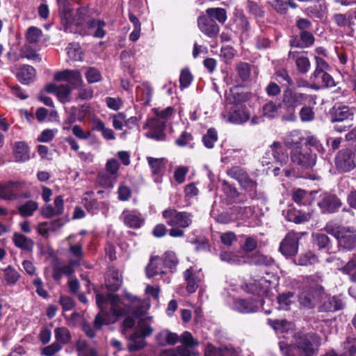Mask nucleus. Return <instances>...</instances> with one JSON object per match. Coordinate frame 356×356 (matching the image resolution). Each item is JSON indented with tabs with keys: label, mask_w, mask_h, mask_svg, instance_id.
<instances>
[{
	"label": "nucleus",
	"mask_w": 356,
	"mask_h": 356,
	"mask_svg": "<svg viewBox=\"0 0 356 356\" xmlns=\"http://www.w3.org/2000/svg\"><path fill=\"white\" fill-rule=\"evenodd\" d=\"M321 338L315 333L299 335L292 348H296L301 356H312L317 353Z\"/></svg>",
	"instance_id": "423d86ee"
},
{
	"label": "nucleus",
	"mask_w": 356,
	"mask_h": 356,
	"mask_svg": "<svg viewBox=\"0 0 356 356\" xmlns=\"http://www.w3.org/2000/svg\"><path fill=\"white\" fill-rule=\"evenodd\" d=\"M316 68L311 75V80L321 87L332 88L337 86L333 77L328 73L330 67L328 63L322 58L315 57Z\"/></svg>",
	"instance_id": "39448f33"
},
{
	"label": "nucleus",
	"mask_w": 356,
	"mask_h": 356,
	"mask_svg": "<svg viewBox=\"0 0 356 356\" xmlns=\"http://www.w3.org/2000/svg\"><path fill=\"white\" fill-rule=\"evenodd\" d=\"M147 163L154 175H159L165 168L167 161L164 158L147 157Z\"/></svg>",
	"instance_id": "4c0bfd02"
},
{
	"label": "nucleus",
	"mask_w": 356,
	"mask_h": 356,
	"mask_svg": "<svg viewBox=\"0 0 356 356\" xmlns=\"http://www.w3.org/2000/svg\"><path fill=\"white\" fill-rule=\"evenodd\" d=\"M92 129L100 131L106 140H114L115 136L113 130L107 128L105 124L99 119H95L92 122Z\"/></svg>",
	"instance_id": "58836bf2"
},
{
	"label": "nucleus",
	"mask_w": 356,
	"mask_h": 356,
	"mask_svg": "<svg viewBox=\"0 0 356 356\" xmlns=\"http://www.w3.org/2000/svg\"><path fill=\"white\" fill-rule=\"evenodd\" d=\"M165 265L163 260L158 256L152 257L149 263L145 268L146 276L152 278L159 274H164Z\"/></svg>",
	"instance_id": "4be33fe9"
},
{
	"label": "nucleus",
	"mask_w": 356,
	"mask_h": 356,
	"mask_svg": "<svg viewBox=\"0 0 356 356\" xmlns=\"http://www.w3.org/2000/svg\"><path fill=\"white\" fill-rule=\"evenodd\" d=\"M122 283V276L117 270H112L106 282V286L110 291H115L120 289Z\"/></svg>",
	"instance_id": "49530a36"
},
{
	"label": "nucleus",
	"mask_w": 356,
	"mask_h": 356,
	"mask_svg": "<svg viewBox=\"0 0 356 356\" xmlns=\"http://www.w3.org/2000/svg\"><path fill=\"white\" fill-rule=\"evenodd\" d=\"M193 140V136L191 133L183 131L181 135L175 140V143L179 147H186L190 145L191 148L193 146L191 144Z\"/></svg>",
	"instance_id": "680f3d73"
},
{
	"label": "nucleus",
	"mask_w": 356,
	"mask_h": 356,
	"mask_svg": "<svg viewBox=\"0 0 356 356\" xmlns=\"http://www.w3.org/2000/svg\"><path fill=\"white\" fill-rule=\"evenodd\" d=\"M293 293L287 292L280 294L277 296V302L279 303L280 309L288 311L290 309V306L293 303L292 298H293Z\"/></svg>",
	"instance_id": "864d4df0"
},
{
	"label": "nucleus",
	"mask_w": 356,
	"mask_h": 356,
	"mask_svg": "<svg viewBox=\"0 0 356 356\" xmlns=\"http://www.w3.org/2000/svg\"><path fill=\"white\" fill-rule=\"evenodd\" d=\"M184 277L186 282V291L190 293H195L201 282L200 272L190 268L184 271Z\"/></svg>",
	"instance_id": "aec40b11"
},
{
	"label": "nucleus",
	"mask_w": 356,
	"mask_h": 356,
	"mask_svg": "<svg viewBox=\"0 0 356 356\" xmlns=\"http://www.w3.org/2000/svg\"><path fill=\"white\" fill-rule=\"evenodd\" d=\"M291 161L301 169H312L316 163V155L310 149H302V147L293 148L290 152Z\"/></svg>",
	"instance_id": "6e6552de"
},
{
	"label": "nucleus",
	"mask_w": 356,
	"mask_h": 356,
	"mask_svg": "<svg viewBox=\"0 0 356 356\" xmlns=\"http://www.w3.org/2000/svg\"><path fill=\"white\" fill-rule=\"evenodd\" d=\"M162 216L168 225L171 227L186 229L193 222L192 214L186 211H178L172 208H168L162 212Z\"/></svg>",
	"instance_id": "0eeeda50"
},
{
	"label": "nucleus",
	"mask_w": 356,
	"mask_h": 356,
	"mask_svg": "<svg viewBox=\"0 0 356 356\" xmlns=\"http://www.w3.org/2000/svg\"><path fill=\"white\" fill-rule=\"evenodd\" d=\"M250 118V113L241 104L234 105L229 114V121L235 124H241Z\"/></svg>",
	"instance_id": "6ab92c4d"
},
{
	"label": "nucleus",
	"mask_w": 356,
	"mask_h": 356,
	"mask_svg": "<svg viewBox=\"0 0 356 356\" xmlns=\"http://www.w3.org/2000/svg\"><path fill=\"white\" fill-rule=\"evenodd\" d=\"M205 12L207 16L221 24H224L227 19V11L222 8H209Z\"/></svg>",
	"instance_id": "79ce46f5"
},
{
	"label": "nucleus",
	"mask_w": 356,
	"mask_h": 356,
	"mask_svg": "<svg viewBox=\"0 0 356 356\" xmlns=\"http://www.w3.org/2000/svg\"><path fill=\"white\" fill-rule=\"evenodd\" d=\"M336 165L344 172H349L356 167L355 152L350 149L339 151L336 156Z\"/></svg>",
	"instance_id": "9b49d317"
},
{
	"label": "nucleus",
	"mask_w": 356,
	"mask_h": 356,
	"mask_svg": "<svg viewBox=\"0 0 356 356\" xmlns=\"http://www.w3.org/2000/svg\"><path fill=\"white\" fill-rule=\"evenodd\" d=\"M204 356H236V352L231 347L216 348L211 343H208L204 349Z\"/></svg>",
	"instance_id": "cd10ccee"
},
{
	"label": "nucleus",
	"mask_w": 356,
	"mask_h": 356,
	"mask_svg": "<svg viewBox=\"0 0 356 356\" xmlns=\"http://www.w3.org/2000/svg\"><path fill=\"white\" fill-rule=\"evenodd\" d=\"M78 356H98L97 350L89 346L87 342L82 339H79L75 344Z\"/></svg>",
	"instance_id": "72a5a7b5"
},
{
	"label": "nucleus",
	"mask_w": 356,
	"mask_h": 356,
	"mask_svg": "<svg viewBox=\"0 0 356 356\" xmlns=\"http://www.w3.org/2000/svg\"><path fill=\"white\" fill-rule=\"evenodd\" d=\"M56 342L61 346L69 343L72 339V335L66 327H59L54 330Z\"/></svg>",
	"instance_id": "37998d69"
},
{
	"label": "nucleus",
	"mask_w": 356,
	"mask_h": 356,
	"mask_svg": "<svg viewBox=\"0 0 356 356\" xmlns=\"http://www.w3.org/2000/svg\"><path fill=\"white\" fill-rule=\"evenodd\" d=\"M197 26L204 35L209 38H214L218 35L220 27L214 19L207 15H201L197 18Z\"/></svg>",
	"instance_id": "2eb2a0df"
},
{
	"label": "nucleus",
	"mask_w": 356,
	"mask_h": 356,
	"mask_svg": "<svg viewBox=\"0 0 356 356\" xmlns=\"http://www.w3.org/2000/svg\"><path fill=\"white\" fill-rule=\"evenodd\" d=\"M323 291L321 286L316 288H305L299 295V302L305 307L312 308L314 307Z\"/></svg>",
	"instance_id": "f8f14e48"
},
{
	"label": "nucleus",
	"mask_w": 356,
	"mask_h": 356,
	"mask_svg": "<svg viewBox=\"0 0 356 356\" xmlns=\"http://www.w3.org/2000/svg\"><path fill=\"white\" fill-rule=\"evenodd\" d=\"M136 95L145 105L149 104L152 96V88L147 83H143L136 88Z\"/></svg>",
	"instance_id": "f704fd0d"
},
{
	"label": "nucleus",
	"mask_w": 356,
	"mask_h": 356,
	"mask_svg": "<svg viewBox=\"0 0 356 356\" xmlns=\"http://www.w3.org/2000/svg\"><path fill=\"white\" fill-rule=\"evenodd\" d=\"M227 174L238 181L241 188L251 199L257 197V182L252 179L243 168L240 166H233L227 170Z\"/></svg>",
	"instance_id": "20e7f679"
},
{
	"label": "nucleus",
	"mask_w": 356,
	"mask_h": 356,
	"mask_svg": "<svg viewBox=\"0 0 356 356\" xmlns=\"http://www.w3.org/2000/svg\"><path fill=\"white\" fill-rule=\"evenodd\" d=\"M71 92L72 88L69 85L62 84L58 86L56 96L61 102L65 103L70 100Z\"/></svg>",
	"instance_id": "052dcab7"
},
{
	"label": "nucleus",
	"mask_w": 356,
	"mask_h": 356,
	"mask_svg": "<svg viewBox=\"0 0 356 356\" xmlns=\"http://www.w3.org/2000/svg\"><path fill=\"white\" fill-rule=\"evenodd\" d=\"M217 139L218 135L216 131L214 129H209L204 136L202 141L205 147L211 149L213 147L214 143L216 142Z\"/></svg>",
	"instance_id": "e2e57ef3"
},
{
	"label": "nucleus",
	"mask_w": 356,
	"mask_h": 356,
	"mask_svg": "<svg viewBox=\"0 0 356 356\" xmlns=\"http://www.w3.org/2000/svg\"><path fill=\"white\" fill-rule=\"evenodd\" d=\"M152 111L156 115V118L163 120L165 123L174 113V108L171 106H168L161 111H160L158 108H154L152 109Z\"/></svg>",
	"instance_id": "69168bd1"
},
{
	"label": "nucleus",
	"mask_w": 356,
	"mask_h": 356,
	"mask_svg": "<svg viewBox=\"0 0 356 356\" xmlns=\"http://www.w3.org/2000/svg\"><path fill=\"white\" fill-rule=\"evenodd\" d=\"M270 147L272 149L273 155L275 159L280 163L281 166L286 164L288 162V156L283 153L282 147L279 142H274Z\"/></svg>",
	"instance_id": "de8ad7c7"
},
{
	"label": "nucleus",
	"mask_w": 356,
	"mask_h": 356,
	"mask_svg": "<svg viewBox=\"0 0 356 356\" xmlns=\"http://www.w3.org/2000/svg\"><path fill=\"white\" fill-rule=\"evenodd\" d=\"M324 230L335 237L340 247L351 250L356 243V230L350 227L337 226L333 223H327Z\"/></svg>",
	"instance_id": "f03ea898"
},
{
	"label": "nucleus",
	"mask_w": 356,
	"mask_h": 356,
	"mask_svg": "<svg viewBox=\"0 0 356 356\" xmlns=\"http://www.w3.org/2000/svg\"><path fill=\"white\" fill-rule=\"evenodd\" d=\"M123 220L126 225L134 229L140 227L143 222L140 215L130 212L123 213Z\"/></svg>",
	"instance_id": "e433bc0d"
},
{
	"label": "nucleus",
	"mask_w": 356,
	"mask_h": 356,
	"mask_svg": "<svg viewBox=\"0 0 356 356\" xmlns=\"http://www.w3.org/2000/svg\"><path fill=\"white\" fill-rule=\"evenodd\" d=\"M303 141L304 137L298 130H293L284 138V140L285 146L291 150L293 148L300 147V145H301Z\"/></svg>",
	"instance_id": "c756f323"
},
{
	"label": "nucleus",
	"mask_w": 356,
	"mask_h": 356,
	"mask_svg": "<svg viewBox=\"0 0 356 356\" xmlns=\"http://www.w3.org/2000/svg\"><path fill=\"white\" fill-rule=\"evenodd\" d=\"M220 258L222 261L232 265H242L246 263L244 256L229 252H223Z\"/></svg>",
	"instance_id": "ea45409f"
},
{
	"label": "nucleus",
	"mask_w": 356,
	"mask_h": 356,
	"mask_svg": "<svg viewBox=\"0 0 356 356\" xmlns=\"http://www.w3.org/2000/svg\"><path fill=\"white\" fill-rule=\"evenodd\" d=\"M13 241L15 245L26 252H31L34 248V241L25 235L15 232L13 236Z\"/></svg>",
	"instance_id": "b1692460"
},
{
	"label": "nucleus",
	"mask_w": 356,
	"mask_h": 356,
	"mask_svg": "<svg viewBox=\"0 0 356 356\" xmlns=\"http://www.w3.org/2000/svg\"><path fill=\"white\" fill-rule=\"evenodd\" d=\"M97 181L104 188H113L116 181V177L107 172H102L99 174Z\"/></svg>",
	"instance_id": "13d9d810"
},
{
	"label": "nucleus",
	"mask_w": 356,
	"mask_h": 356,
	"mask_svg": "<svg viewBox=\"0 0 356 356\" xmlns=\"http://www.w3.org/2000/svg\"><path fill=\"white\" fill-rule=\"evenodd\" d=\"M38 209V204L33 200H29L17 207L18 213L22 217L32 216Z\"/></svg>",
	"instance_id": "c03bdc74"
},
{
	"label": "nucleus",
	"mask_w": 356,
	"mask_h": 356,
	"mask_svg": "<svg viewBox=\"0 0 356 356\" xmlns=\"http://www.w3.org/2000/svg\"><path fill=\"white\" fill-rule=\"evenodd\" d=\"M126 297L129 300L131 301L134 303V305L131 309V311L132 314L134 315V316H142L147 309L143 302H142L140 300H139L137 297L134 296L131 294H127Z\"/></svg>",
	"instance_id": "a18cd8bd"
},
{
	"label": "nucleus",
	"mask_w": 356,
	"mask_h": 356,
	"mask_svg": "<svg viewBox=\"0 0 356 356\" xmlns=\"http://www.w3.org/2000/svg\"><path fill=\"white\" fill-rule=\"evenodd\" d=\"M129 343L127 348L129 351H137L145 346V338L141 337L138 332H134L129 337Z\"/></svg>",
	"instance_id": "c9c22d12"
},
{
	"label": "nucleus",
	"mask_w": 356,
	"mask_h": 356,
	"mask_svg": "<svg viewBox=\"0 0 356 356\" xmlns=\"http://www.w3.org/2000/svg\"><path fill=\"white\" fill-rule=\"evenodd\" d=\"M63 348V346L60 343L54 342L51 344L43 348L41 351V355L43 356H54L56 353L60 352Z\"/></svg>",
	"instance_id": "338daca9"
},
{
	"label": "nucleus",
	"mask_w": 356,
	"mask_h": 356,
	"mask_svg": "<svg viewBox=\"0 0 356 356\" xmlns=\"http://www.w3.org/2000/svg\"><path fill=\"white\" fill-rule=\"evenodd\" d=\"M299 115L302 122H307L314 119L315 113L309 106H305L300 110Z\"/></svg>",
	"instance_id": "774afa93"
},
{
	"label": "nucleus",
	"mask_w": 356,
	"mask_h": 356,
	"mask_svg": "<svg viewBox=\"0 0 356 356\" xmlns=\"http://www.w3.org/2000/svg\"><path fill=\"white\" fill-rule=\"evenodd\" d=\"M54 80L57 81H67L74 88L81 86L83 83L81 74L77 70H64L58 72L54 75Z\"/></svg>",
	"instance_id": "ddd939ff"
},
{
	"label": "nucleus",
	"mask_w": 356,
	"mask_h": 356,
	"mask_svg": "<svg viewBox=\"0 0 356 356\" xmlns=\"http://www.w3.org/2000/svg\"><path fill=\"white\" fill-rule=\"evenodd\" d=\"M287 113L282 116L284 122H295L297 119L295 110L303 103H308L309 105L316 104V96L315 95H307L302 92H298L292 89H286L282 95V101Z\"/></svg>",
	"instance_id": "f257e3e1"
},
{
	"label": "nucleus",
	"mask_w": 356,
	"mask_h": 356,
	"mask_svg": "<svg viewBox=\"0 0 356 356\" xmlns=\"http://www.w3.org/2000/svg\"><path fill=\"white\" fill-rule=\"evenodd\" d=\"M67 55L69 59L73 61L82 60V51L78 43H70L66 48Z\"/></svg>",
	"instance_id": "8fccbe9b"
},
{
	"label": "nucleus",
	"mask_w": 356,
	"mask_h": 356,
	"mask_svg": "<svg viewBox=\"0 0 356 356\" xmlns=\"http://www.w3.org/2000/svg\"><path fill=\"white\" fill-rule=\"evenodd\" d=\"M234 307L236 311L243 314L253 313L258 310L257 302L245 299L236 300Z\"/></svg>",
	"instance_id": "c85d7f7f"
},
{
	"label": "nucleus",
	"mask_w": 356,
	"mask_h": 356,
	"mask_svg": "<svg viewBox=\"0 0 356 356\" xmlns=\"http://www.w3.org/2000/svg\"><path fill=\"white\" fill-rule=\"evenodd\" d=\"M284 214L286 220L296 224H302L310 220L313 215V210L309 208L307 210L290 208L284 212Z\"/></svg>",
	"instance_id": "4468645a"
},
{
	"label": "nucleus",
	"mask_w": 356,
	"mask_h": 356,
	"mask_svg": "<svg viewBox=\"0 0 356 356\" xmlns=\"http://www.w3.org/2000/svg\"><path fill=\"white\" fill-rule=\"evenodd\" d=\"M54 207L46 204L40 208V214L45 218L60 216L64 211V200L62 196L58 195L54 198Z\"/></svg>",
	"instance_id": "f3484780"
},
{
	"label": "nucleus",
	"mask_w": 356,
	"mask_h": 356,
	"mask_svg": "<svg viewBox=\"0 0 356 356\" xmlns=\"http://www.w3.org/2000/svg\"><path fill=\"white\" fill-rule=\"evenodd\" d=\"M106 23L103 20L92 19L88 22V27L89 30L93 31L91 33L93 37L97 38H103L106 35L104 27Z\"/></svg>",
	"instance_id": "7c9ffc66"
},
{
	"label": "nucleus",
	"mask_w": 356,
	"mask_h": 356,
	"mask_svg": "<svg viewBox=\"0 0 356 356\" xmlns=\"http://www.w3.org/2000/svg\"><path fill=\"white\" fill-rule=\"evenodd\" d=\"M26 188L27 184L24 181H10L0 184V198L6 200L30 198L31 193Z\"/></svg>",
	"instance_id": "7ed1b4c3"
},
{
	"label": "nucleus",
	"mask_w": 356,
	"mask_h": 356,
	"mask_svg": "<svg viewBox=\"0 0 356 356\" xmlns=\"http://www.w3.org/2000/svg\"><path fill=\"white\" fill-rule=\"evenodd\" d=\"M312 236L314 244L317 245L318 248H329L330 241L329 237L325 234L316 232L313 233Z\"/></svg>",
	"instance_id": "5fc2aeb1"
},
{
	"label": "nucleus",
	"mask_w": 356,
	"mask_h": 356,
	"mask_svg": "<svg viewBox=\"0 0 356 356\" xmlns=\"http://www.w3.org/2000/svg\"><path fill=\"white\" fill-rule=\"evenodd\" d=\"M42 35L41 29L35 27L31 26L28 29L26 38L29 43L35 44L38 42Z\"/></svg>",
	"instance_id": "bf43d9fd"
},
{
	"label": "nucleus",
	"mask_w": 356,
	"mask_h": 356,
	"mask_svg": "<svg viewBox=\"0 0 356 356\" xmlns=\"http://www.w3.org/2000/svg\"><path fill=\"white\" fill-rule=\"evenodd\" d=\"M3 277L8 284L14 285L19 280L21 275L14 267L8 266L3 269Z\"/></svg>",
	"instance_id": "09e8293b"
},
{
	"label": "nucleus",
	"mask_w": 356,
	"mask_h": 356,
	"mask_svg": "<svg viewBox=\"0 0 356 356\" xmlns=\"http://www.w3.org/2000/svg\"><path fill=\"white\" fill-rule=\"evenodd\" d=\"M163 263L169 268H175L178 264V260L175 252L169 251L163 255Z\"/></svg>",
	"instance_id": "0e129e2a"
},
{
	"label": "nucleus",
	"mask_w": 356,
	"mask_h": 356,
	"mask_svg": "<svg viewBox=\"0 0 356 356\" xmlns=\"http://www.w3.org/2000/svg\"><path fill=\"white\" fill-rule=\"evenodd\" d=\"M69 251L74 257V259L70 261L71 264H79L80 260L83 257L84 253L81 244H70Z\"/></svg>",
	"instance_id": "6e6d98bb"
},
{
	"label": "nucleus",
	"mask_w": 356,
	"mask_h": 356,
	"mask_svg": "<svg viewBox=\"0 0 356 356\" xmlns=\"http://www.w3.org/2000/svg\"><path fill=\"white\" fill-rule=\"evenodd\" d=\"M341 205V201L336 195L327 193L321 195L318 202L322 212L328 213L336 212Z\"/></svg>",
	"instance_id": "dca6fc26"
},
{
	"label": "nucleus",
	"mask_w": 356,
	"mask_h": 356,
	"mask_svg": "<svg viewBox=\"0 0 356 356\" xmlns=\"http://www.w3.org/2000/svg\"><path fill=\"white\" fill-rule=\"evenodd\" d=\"M281 106V103L276 104L273 101H268L263 106V114L269 118H273L277 115Z\"/></svg>",
	"instance_id": "3c124183"
},
{
	"label": "nucleus",
	"mask_w": 356,
	"mask_h": 356,
	"mask_svg": "<svg viewBox=\"0 0 356 356\" xmlns=\"http://www.w3.org/2000/svg\"><path fill=\"white\" fill-rule=\"evenodd\" d=\"M268 287L267 281L261 279L246 284L245 290L250 293L261 297L267 293Z\"/></svg>",
	"instance_id": "a878e982"
},
{
	"label": "nucleus",
	"mask_w": 356,
	"mask_h": 356,
	"mask_svg": "<svg viewBox=\"0 0 356 356\" xmlns=\"http://www.w3.org/2000/svg\"><path fill=\"white\" fill-rule=\"evenodd\" d=\"M236 78L238 83L248 81L250 76V66L245 62H240L236 65Z\"/></svg>",
	"instance_id": "473e14b6"
},
{
	"label": "nucleus",
	"mask_w": 356,
	"mask_h": 356,
	"mask_svg": "<svg viewBox=\"0 0 356 356\" xmlns=\"http://www.w3.org/2000/svg\"><path fill=\"white\" fill-rule=\"evenodd\" d=\"M35 74L34 67L29 65H24L19 68L17 77L22 83L27 85L34 80Z\"/></svg>",
	"instance_id": "bb28decb"
},
{
	"label": "nucleus",
	"mask_w": 356,
	"mask_h": 356,
	"mask_svg": "<svg viewBox=\"0 0 356 356\" xmlns=\"http://www.w3.org/2000/svg\"><path fill=\"white\" fill-rule=\"evenodd\" d=\"M246 8L249 13L254 17H263L264 16L265 10L264 7L253 1L248 0Z\"/></svg>",
	"instance_id": "4d7b16f0"
},
{
	"label": "nucleus",
	"mask_w": 356,
	"mask_h": 356,
	"mask_svg": "<svg viewBox=\"0 0 356 356\" xmlns=\"http://www.w3.org/2000/svg\"><path fill=\"white\" fill-rule=\"evenodd\" d=\"M274 262L273 259L260 253H256L250 258L249 264L256 266H270Z\"/></svg>",
	"instance_id": "603ef678"
},
{
	"label": "nucleus",
	"mask_w": 356,
	"mask_h": 356,
	"mask_svg": "<svg viewBox=\"0 0 356 356\" xmlns=\"http://www.w3.org/2000/svg\"><path fill=\"white\" fill-rule=\"evenodd\" d=\"M342 308L343 304L339 298L336 297H328L319 307V311L326 312H334L341 309Z\"/></svg>",
	"instance_id": "2f4dec72"
},
{
	"label": "nucleus",
	"mask_w": 356,
	"mask_h": 356,
	"mask_svg": "<svg viewBox=\"0 0 356 356\" xmlns=\"http://www.w3.org/2000/svg\"><path fill=\"white\" fill-rule=\"evenodd\" d=\"M13 156L16 162H25L29 160V146L23 141L15 143L13 147Z\"/></svg>",
	"instance_id": "393cba45"
},
{
	"label": "nucleus",
	"mask_w": 356,
	"mask_h": 356,
	"mask_svg": "<svg viewBox=\"0 0 356 356\" xmlns=\"http://www.w3.org/2000/svg\"><path fill=\"white\" fill-rule=\"evenodd\" d=\"M300 237L298 233L289 232L281 241L279 250L286 257L296 255L298 251V242Z\"/></svg>",
	"instance_id": "9d476101"
},
{
	"label": "nucleus",
	"mask_w": 356,
	"mask_h": 356,
	"mask_svg": "<svg viewBox=\"0 0 356 356\" xmlns=\"http://www.w3.org/2000/svg\"><path fill=\"white\" fill-rule=\"evenodd\" d=\"M150 131L146 134L147 138H153L156 140H163L165 138L164 130L165 129V122L163 120L154 118L149 122Z\"/></svg>",
	"instance_id": "a211bd4d"
},
{
	"label": "nucleus",
	"mask_w": 356,
	"mask_h": 356,
	"mask_svg": "<svg viewBox=\"0 0 356 356\" xmlns=\"http://www.w3.org/2000/svg\"><path fill=\"white\" fill-rule=\"evenodd\" d=\"M289 59L295 62L299 72L305 74L309 71L311 65L310 61L302 53L297 51H289Z\"/></svg>",
	"instance_id": "412c9836"
},
{
	"label": "nucleus",
	"mask_w": 356,
	"mask_h": 356,
	"mask_svg": "<svg viewBox=\"0 0 356 356\" xmlns=\"http://www.w3.org/2000/svg\"><path fill=\"white\" fill-rule=\"evenodd\" d=\"M292 200L299 205H309L312 202L310 194L301 188L296 189L293 192Z\"/></svg>",
	"instance_id": "a19ab883"
},
{
	"label": "nucleus",
	"mask_w": 356,
	"mask_h": 356,
	"mask_svg": "<svg viewBox=\"0 0 356 356\" xmlns=\"http://www.w3.org/2000/svg\"><path fill=\"white\" fill-rule=\"evenodd\" d=\"M353 112L346 106H334L330 111L332 122H342L348 119H352Z\"/></svg>",
	"instance_id": "5701e85b"
},
{
	"label": "nucleus",
	"mask_w": 356,
	"mask_h": 356,
	"mask_svg": "<svg viewBox=\"0 0 356 356\" xmlns=\"http://www.w3.org/2000/svg\"><path fill=\"white\" fill-rule=\"evenodd\" d=\"M108 301L111 304V311L114 316L120 317L126 314V310L120 305V300L118 295L109 293L107 297L100 293L96 295V303L103 314Z\"/></svg>",
	"instance_id": "1a4fd4ad"
}]
</instances>
